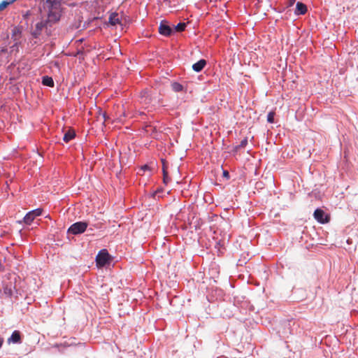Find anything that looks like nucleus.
<instances>
[{"instance_id": "obj_5", "label": "nucleus", "mask_w": 358, "mask_h": 358, "mask_svg": "<svg viewBox=\"0 0 358 358\" xmlns=\"http://www.w3.org/2000/svg\"><path fill=\"white\" fill-rule=\"evenodd\" d=\"M313 215L315 219L320 223L324 224L328 222L329 221L327 215L321 209H316L314 212Z\"/></svg>"}, {"instance_id": "obj_17", "label": "nucleus", "mask_w": 358, "mask_h": 358, "mask_svg": "<svg viewBox=\"0 0 358 358\" xmlns=\"http://www.w3.org/2000/svg\"><path fill=\"white\" fill-rule=\"evenodd\" d=\"M4 293L10 296L13 294V289L11 286H6L4 287Z\"/></svg>"}, {"instance_id": "obj_24", "label": "nucleus", "mask_w": 358, "mask_h": 358, "mask_svg": "<svg viewBox=\"0 0 358 358\" xmlns=\"http://www.w3.org/2000/svg\"><path fill=\"white\" fill-rule=\"evenodd\" d=\"M6 51H7V49L6 48H2L1 50V52H6Z\"/></svg>"}, {"instance_id": "obj_8", "label": "nucleus", "mask_w": 358, "mask_h": 358, "mask_svg": "<svg viewBox=\"0 0 358 358\" xmlns=\"http://www.w3.org/2000/svg\"><path fill=\"white\" fill-rule=\"evenodd\" d=\"M8 343H17L20 342V334L19 331H15L11 336L8 339Z\"/></svg>"}, {"instance_id": "obj_20", "label": "nucleus", "mask_w": 358, "mask_h": 358, "mask_svg": "<svg viewBox=\"0 0 358 358\" xmlns=\"http://www.w3.org/2000/svg\"><path fill=\"white\" fill-rule=\"evenodd\" d=\"M149 169H150V168L148 165H144L141 167V171H145Z\"/></svg>"}, {"instance_id": "obj_21", "label": "nucleus", "mask_w": 358, "mask_h": 358, "mask_svg": "<svg viewBox=\"0 0 358 358\" xmlns=\"http://www.w3.org/2000/svg\"><path fill=\"white\" fill-rule=\"evenodd\" d=\"M116 24H113V23H111V24H104V25H106L107 27H113Z\"/></svg>"}, {"instance_id": "obj_28", "label": "nucleus", "mask_w": 358, "mask_h": 358, "mask_svg": "<svg viewBox=\"0 0 358 358\" xmlns=\"http://www.w3.org/2000/svg\"><path fill=\"white\" fill-rule=\"evenodd\" d=\"M161 22H162V23H164V22H166V20H162L161 21Z\"/></svg>"}, {"instance_id": "obj_19", "label": "nucleus", "mask_w": 358, "mask_h": 358, "mask_svg": "<svg viewBox=\"0 0 358 358\" xmlns=\"http://www.w3.org/2000/svg\"><path fill=\"white\" fill-rule=\"evenodd\" d=\"M248 143V140L246 138L241 141L240 145H238L239 148H243L245 147Z\"/></svg>"}, {"instance_id": "obj_29", "label": "nucleus", "mask_w": 358, "mask_h": 358, "mask_svg": "<svg viewBox=\"0 0 358 358\" xmlns=\"http://www.w3.org/2000/svg\"><path fill=\"white\" fill-rule=\"evenodd\" d=\"M217 358H227V357H217Z\"/></svg>"}, {"instance_id": "obj_10", "label": "nucleus", "mask_w": 358, "mask_h": 358, "mask_svg": "<svg viewBox=\"0 0 358 358\" xmlns=\"http://www.w3.org/2000/svg\"><path fill=\"white\" fill-rule=\"evenodd\" d=\"M21 34V28L19 27H14L12 29V38L16 41Z\"/></svg>"}, {"instance_id": "obj_11", "label": "nucleus", "mask_w": 358, "mask_h": 358, "mask_svg": "<svg viewBox=\"0 0 358 358\" xmlns=\"http://www.w3.org/2000/svg\"><path fill=\"white\" fill-rule=\"evenodd\" d=\"M75 137V132L72 130H69L63 136V140L68 143Z\"/></svg>"}, {"instance_id": "obj_9", "label": "nucleus", "mask_w": 358, "mask_h": 358, "mask_svg": "<svg viewBox=\"0 0 358 358\" xmlns=\"http://www.w3.org/2000/svg\"><path fill=\"white\" fill-rule=\"evenodd\" d=\"M122 18L119 17V14L117 13H111L109 15L108 22H120Z\"/></svg>"}, {"instance_id": "obj_7", "label": "nucleus", "mask_w": 358, "mask_h": 358, "mask_svg": "<svg viewBox=\"0 0 358 358\" xmlns=\"http://www.w3.org/2000/svg\"><path fill=\"white\" fill-rule=\"evenodd\" d=\"M206 64L205 59H201L192 65V69L196 72H200Z\"/></svg>"}, {"instance_id": "obj_16", "label": "nucleus", "mask_w": 358, "mask_h": 358, "mask_svg": "<svg viewBox=\"0 0 358 358\" xmlns=\"http://www.w3.org/2000/svg\"><path fill=\"white\" fill-rule=\"evenodd\" d=\"M163 175H164V182L166 184L168 182V173L166 171V166L164 162H163Z\"/></svg>"}, {"instance_id": "obj_26", "label": "nucleus", "mask_w": 358, "mask_h": 358, "mask_svg": "<svg viewBox=\"0 0 358 358\" xmlns=\"http://www.w3.org/2000/svg\"><path fill=\"white\" fill-rule=\"evenodd\" d=\"M289 1H290L289 4L292 5L294 3L295 0H289Z\"/></svg>"}, {"instance_id": "obj_1", "label": "nucleus", "mask_w": 358, "mask_h": 358, "mask_svg": "<svg viewBox=\"0 0 358 358\" xmlns=\"http://www.w3.org/2000/svg\"><path fill=\"white\" fill-rule=\"evenodd\" d=\"M186 24H177L173 28H171L168 24H160L159 32L165 36H171L173 33L182 31L185 29Z\"/></svg>"}, {"instance_id": "obj_18", "label": "nucleus", "mask_w": 358, "mask_h": 358, "mask_svg": "<svg viewBox=\"0 0 358 358\" xmlns=\"http://www.w3.org/2000/svg\"><path fill=\"white\" fill-rule=\"evenodd\" d=\"M267 121L270 123H273L274 121V113L270 112L267 115Z\"/></svg>"}, {"instance_id": "obj_6", "label": "nucleus", "mask_w": 358, "mask_h": 358, "mask_svg": "<svg viewBox=\"0 0 358 358\" xmlns=\"http://www.w3.org/2000/svg\"><path fill=\"white\" fill-rule=\"evenodd\" d=\"M307 12V6L304 3L298 1L296 4L294 13L296 15H304Z\"/></svg>"}, {"instance_id": "obj_13", "label": "nucleus", "mask_w": 358, "mask_h": 358, "mask_svg": "<svg viewBox=\"0 0 358 358\" xmlns=\"http://www.w3.org/2000/svg\"><path fill=\"white\" fill-rule=\"evenodd\" d=\"M16 0H3L0 3V11L3 10L9 5L14 3Z\"/></svg>"}, {"instance_id": "obj_12", "label": "nucleus", "mask_w": 358, "mask_h": 358, "mask_svg": "<svg viewBox=\"0 0 358 358\" xmlns=\"http://www.w3.org/2000/svg\"><path fill=\"white\" fill-rule=\"evenodd\" d=\"M42 83L44 85L48 86V87H53L54 86V81L51 77L49 76H44L43 78Z\"/></svg>"}, {"instance_id": "obj_15", "label": "nucleus", "mask_w": 358, "mask_h": 358, "mask_svg": "<svg viewBox=\"0 0 358 358\" xmlns=\"http://www.w3.org/2000/svg\"><path fill=\"white\" fill-rule=\"evenodd\" d=\"M171 86H172L173 90L176 92H180L183 89L182 85L178 83H173Z\"/></svg>"}, {"instance_id": "obj_2", "label": "nucleus", "mask_w": 358, "mask_h": 358, "mask_svg": "<svg viewBox=\"0 0 358 358\" xmlns=\"http://www.w3.org/2000/svg\"><path fill=\"white\" fill-rule=\"evenodd\" d=\"M87 227V224L85 222H78L73 224L68 229V233L77 235L83 233Z\"/></svg>"}, {"instance_id": "obj_27", "label": "nucleus", "mask_w": 358, "mask_h": 358, "mask_svg": "<svg viewBox=\"0 0 358 358\" xmlns=\"http://www.w3.org/2000/svg\"><path fill=\"white\" fill-rule=\"evenodd\" d=\"M120 26L122 27V29H123V27H122V26H123V25H124V26H125L127 24H122V23H120Z\"/></svg>"}, {"instance_id": "obj_25", "label": "nucleus", "mask_w": 358, "mask_h": 358, "mask_svg": "<svg viewBox=\"0 0 358 358\" xmlns=\"http://www.w3.org/2000/svg\"><path fill=\"white\" fill-rule=\"evenodd\" d=\"M224 176H226V177L228 176H229L228 172L227 171H224Z\"/></svg>"}, {"instance_id": "obj_22", "label": "nucleus", "mask_w": 358, "mask_h": 358, "mask_svg": "<svg viewBox=\"0 0 358 358\" xmlns=\"http://www.w3.org/2000/svg\"><path fill=\"white\" fill-rule=\"evenodd\" d=\"M16 45H17V42H15V44H14L13 46H11V47H10V49H11L10 52H13V51L14 48H15Z\"/></svg>"}, {"instance_id": "obj_4", "label": "nucleus", "mask_w": 358, "mask_h": 358, "mask_svg": "<svg viewBox=\"0 0 358 358\" xmlns=\"http://www.w3.org/2000/svg\"><path fill=\"white\" fill-rule=\"evenodd\" d=\"M42 214V210L41 208H37L29 211L26 214L23 219V222L26 224H31L34 220L38 216Z\"/></svg>"}, {"instance_id": "obj_3", "label": "nucleus", "mask_w": 358, "mask_h": 358, "mask_svg": "<svg viewBox=\"0 0 358 358\" xmlns=\"http://www.w3.org/2000/svg\"><path fill=\"white\" fill-rule=\"evenodd\" d=\"M96 262L98 266L103 267L110 263L109 254L106 250H101L96 257Z\"/></svg>"}, {"instance_id": "obj_23", "label": "nucleus", "mask_w": 358, "mask_h": 358, "mask_svg": "<svg viewBox=\"0 0 358 358\" xmlns=\"http://www.w3.org/2000/svg\"><path fill=\"white\" fill-rule=\"evenodd\" d=\"M3 343V338H0V348L2 346Z\"/></svg>"}, {"instance_id": "obj_14", "label": "nucleus", "mask_w": 358, "mask_h": 358, "mask_svg": "<svg viewBox=\"0 0 358 358\" xmlns=\"http://www.w3.org/2000/svg\"><path fill=\"white\" fill-rule=\"evenodd\" d=\"M44 26V24L40 23V24H36V30L32 33L33 36L36 38L39 34L41 29H43Z\"/></svg>"}]
</instances>
